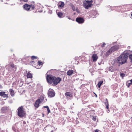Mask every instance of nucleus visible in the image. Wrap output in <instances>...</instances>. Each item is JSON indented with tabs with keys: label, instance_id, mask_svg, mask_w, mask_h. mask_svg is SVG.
<instances>
[{
	"label": "nucleus",
	"instance_id": "obj_10",
	"mask_svg": "<svg viewBox=\"0 0 132 132\" xmlns=\"http://www.w3.org/2000/svg\"><path fill=\"white\" fill-rule=\"evenodd\" d=\"M76 21L79 24H82L84 22L83 18L81 17L77 18L76 20Z\"/></svg>",
	"mask_w": 132,
	"mask_h": 132
},
{
	"label": "nucleus",
	"instance_id": "obj_30",
	"mask_svg": "<svg viewBox=\"0 0 132 132\" xmlns=\"http://www.w3.org/2000/svg\"><path fill=\"white\" fill-rule=\"evenodd\" d=\"M31 59L32 60H34L35 59H37V56H31Z\"/></svg>",
	"mask_w": 132,
	"mask_h": 132
},
{
	"label": "nucleus",
	"instance_id": "obj_27",
	"mask_svg": "<svg viewBox=\"0 0 132 132\" xmlns=\"http://www.w3.org/2000/svg\"><path fill=\"white\" fill-rule=\"evenodd\" d=\"M92 117H93L92 118V120L94 121H96V117L95 116H92Z\"/></svg>",
	"mask_w": 132,
	"mask_h": 132
},
{
	"label": "nucleus",
	"instance_id": "obj_22",
	"mask_svg": "<svg viewBox=\"0 0 132 132\" xmlns=\"http://www.w3.org/2000/svg\"><path fill=\"white\" fill-rule=\"evenodd\" d=\"M109 71L111 72H113L115 70L113 68V67H110L109 68Z\"/></svg>",
	"mask_w": 132,
	"mask_h": 132
},
{
	"label": "nucleus",
	"instance_id": "obj_4",
	"mask_svg": "<svg viewBox=\"0 0 132 132\" xmlns=\"http://www.w3.org/2000/svg\"><path fill=\"white\" fill-rule=\"evenodd\" d=\"M23 7L25 10L28 11L30 10V9L31 10H34L35 7L34 5L25 4L23 5Z\"/></svg>",
	"mask_w": 132,
	"mask_h": 132
},
{
	"label": "nucleus",
	"instance_id": "obj_14",
	"mask_svg": "<svg viewBox=\"0 0 132 132\" xmlns=\"http://www.w3.org/2000/svg\"><path fill=\"white\" fill-rule=\"evenodd\" d=\"M106 102L105 103V104L106 106V108L108 110L109 109V104L108 100L107 98H106ZM110 111L109 110L108 111V112L109 113Z\"/></svg>",
	"mask_w": 132,
	"mask_h": 132
},
{
	"label": "nucleus",
	"instance_id": "obj_7",
	"mask_svg": "<svg viewBox=\"0 0 132 132\" xmlns=\"http://www.w3.org/2000/svg\"><path fill=\"white\" fill-rule=\"evenodd\" d=\"M8 69L9 71H15L16 68L12 63H10L9 64Z\"/></svg>",
	"mask_w": 132,
	"mask_h": 132
},
{
	"label": "nucleus",
	"instance_id": "obj_13",
	"mask_svg": "<svg viewBox=\"0 0 132 132\" xmlns=\"http://www.w3.org/2000/svg\"><path fill=\"white\" fill-rule=\"evenodd\" d=\"M57 5L59 7L62 8L64 6V3L63 2H59L58 4Z\"/></svg>",
	"mask_w": 132,
	"mask_h": 132
},
{
	"label": "nucleus",
	"instance_id": "obj_17",
	"mask_svg": "<svg viewBox=\"0 0 132 132\" xmlns=\"http://www.w3.org/2000/svg\"><path fill=\"white\" fill-rule=\"evenodd\" d=\"M27 77L28 78H31L32 77V75L31 73L28 72L27 75Z\"/></svg>",
	"mask_w": 132,
	"mask_h": 132
},
{
	"label": "nucleus",
	"instance_id": "obj_44",
	"mask_svg": "<svg viewBox=\"0 0 132 132\" xmlns=\"http://www.w3.org/2000/svg\"><path fill=\"white\" fill-rule=\"evenodd\" d=\"M72 20L73 21H74V19H72Z\"/></svg>",
	"mask_w": 132,
	"mask_h": 132
},
{
	"label": "nucleus",
	"instance_id": "obj_28",
	"mask_svg": "<svg viewBox=\"0 0 132 132\" xmlns=\"http://www.w3.org/2000/svg\"><path fill=\"white\" fill-rule=\"evenodd\" d=\"M38 64L39 65H42L43 64L42 62L40 61H38Z\"/></svg>",
	"mask_w": 132,
	"mask_h": 132
},
{
	"label": "nucleus",
	"instance_id": "obj_3",
	"mask_svg": "<svg viewBox=\"0 0 132 132\" xmlns=\"http://www.w3.org/2000/svg\"><path fill=\"white\" fill-rule=\"evenodd\" d=\"M119 48V46L118 45H115L113 46L106 53L105 55L108 56L112 53L118 50Z\"/></svg>",
	"mask_w": 132,
	"mask_h": 132
},
{
	"label": "nucleus",
	"instance_id": "obj_43",
	"mask_svg": "<svg viewBox=\"0 0 132 132\" xmlns=\"http://www.w3.org/2000/svg\"><path fill=\"white\" fill-rule=\"evenodd\" d=\"M33 2V3H35L34 2Z\"/></svg>",
	"mask_w": 132,
	"mask_h": 132
},
{
	"label": "nucleus",
	"instance_id": "obj_29",
	"mask_svg": "<svg viewBox=\"0 0 132 132\" xmlns=\"http://www.w3.org/2000/svg\"><path fill=\"white\" fill-rule=\"evenodd\" d=\"M129 58L131 60V62H132V54H130L129 55Z\"/></svg>",
	"mask_w": 132,
	"mask_h": 132
},
{
	"label": "nucleus",
	"instance_id": "obj_9",
	"mask_svg": "<svg viewBox=\"0 0 132 132\" xmlns=\"http://www.w3.org/2000/svg\"><path fill=\"white\" fill-rule=\"evenodd\" d=\"M61 79L60 77L56 78L54 77L53 83L55 85H57L61 81Z\"/></svg>",
	"mask_w": 132,
	"mask_h": 132
},
{
	"label": "nucleus",
	"instance_id": "obj_12",
	"mask_svg": "<svg viewBox=\"0 0 132 132\" xmlns=\"http://www.w3.org/2000/svg\"><path fill=\"white\" fill-rule=\"evenodd\" d=\"M92 58L93 61L95 62L97 60L98 58V57L96 54L94 53L92 55Z\"/></svg>",
	"mask_w": 132,
	"mask_h": 132
},
{
	"label": "nucleus",
	"instance_id": "obj_39",
	"mask_svg": "<svg viewBox=\"0 0 132 132\" xmlns=\"http://www.w3.org/2000/svg\"><path fill=\"white\" fill-rule=\"evenodd\" d=\"M89 2L90 3H92L93 2V1L92 0H91L90 1H89Z\"/></svg>",
	"mask_w": 132,
	"mask_h": 132
},
{
	"label": "nucleus",
	"instance_id": "obj_40",
	"mask_svg": "<svg viewBox=\"0 0 132 132\" xmlns=\"http://www.w3.org/2000/svg\"><path fill=\"white\" fill-rule=\"evenodd\" d=\"M46 101H47V99H45V100L44 102H46Z\"/></svg>",
	"mask_w": 132,
	"mask_h": 132
},
{
	"label": "nucleus",
	"instance_id": "obj_36",
	"mask_svg": "<svg viewBox=\"0 0 132 132\" xmlns=\"http://www.w3.org/2000/svg\"><path fill=\"white\" fill-rule=\"evenodd\" d=\"M43 108H46L47 109L48 107V106H44L43 107Z\"/></svg>",
	"mask_w": 132,
	"mask_h": 132
},
{
	"label": "nucleus",
	"instance_id": "obj_38",
	"mask_svg": "<svg viewBox=\"0 0 132 132\" xmlns=\"http://www.w3.org/2000/svg\"><path fill=\"white\" fill-rule=\"evenodd\" d=\"M99 131V130L98 129H96L95 130V132H98Z\"/></svg>",
	"mask_w": 132,
	"mask_h": 132
},
{
	"label": "nucleus",
	"instance_id": "obj_1",
	"mask_svg": "<svg viewBox=\"0 0 132 132\" xmlns=\"http://www.w3.org/2000/svg\"><path fill=\"white\" fill-rule=\"evenodd\" d=\"M128 55V53H122L117 59V62L121 64L125 63L127 60Z\"/></svg>",
	"mask_w": 132,
	"mask_h": 132
},
{
	"label": "nucleus",
	"instance_id": "obj_47",
	"mask_svg": "<svg viewBox=\"0 0 132 132\" xmlns=\"http://www.w3.org/2000/svg\"><path fill=\"white\" fill-rule=\"evenodd\" d=\"M132 118V117H131V118Z\"/></svg>",
	"mask_w": 132,
	"mask_h": 132
},
{
	"label": "nucleus",
	"instance_id": "obj_25",
	"mask_svg": "<svg viewBox=\"0 0 132 132\" xmlns=\"http://www.w3.org/2000/svg\"><path fill=\"white\" fill-rule=\"evenodd\" d=\"M120 76L122 78L123 77L125 76V74L123 73H120Z\"/></svg>",
	"mask_w": 132,
	"mask_h": 132
},
{
	"label": "nucleus",
	"instance_id": "obj_16",
	"mask_svg": "<svg viewBox=\"0 0 132 132\" xmlns=\"http://www.w3.org/2000/svg\"><path fill=\"white\" fill-rule=\"evenodd\" d=\"M9 92L10 93L12 96H13L14 95V92L13 90L12 89H9Z\"/></svg>",
	"mask_w": 132,
	"mask_h": 132
},
{
	"label": "nucleus",
	"instance_id": "obj_26",
	"mask_svg": "<svg viewBox=\"0 0 132 132\" xmlns=\"http://www.w3.org/2000/svg\"><path fill=\"white\" fill-rule=\"evenodd\" d=\"M5 94V93L4 92H1L0 93V96H2Z\"/></svg>",
	"mask_w": 132,
	"mask_h": 132
},
{
	"label": "nucleus",
	"instance_id": "obj_35",
	"mask_svg": "<svg viewBox=\"0 0 132 132\" xmlns=\"http://www.w3.org/2000/svg\"><path fill=\"white\" fill-rule=\"evenodd\" d=\"M47 112L48 113L50 112V111L49 108H48L47 109Z\"/></svg>",
	"mask_w": 132,
	"mask_h": 132
},
{
	"label": "nucleus",
	"instance_id": "obj_19",
	"mask_svg": "<svg viewBox=\"0 0 132 132\" xmlns=\"http://www.w3.org/2000/svg\"><path fill=\"white\" fill-rule=\"evenodd\" d=\"M103 81L102 80L98 82V83L97 85L99 88H100L101 87V85L103 84Z\"/></svg>",
	"mask_w": 132,
	"mask_h": 132
},
{
	"label": "nucleus",
	"instance_id": "obj_45",
	"mask_svg": "<svg viewBox=\"0 0 132 132\" xmlns=\"http://www.w3.org/2000/svg\"><path fill=\"white\" fill-rule=\"evenodd\" d=\"M7 1H9V0H6Z\"/></svg>",
	"mask_w": 132,
	"mask_h": 132
},
{
	"label": "nucleus",
	"instance_id": "obj_5",
	"mask_svg": "<svg viewBox=\"0 0 132 132\" xmlns=\"http://www.w3.org/2000/svg\"><path fill=\"white\" fill-rule=\"evenodd\" d=\"M54 77L52 76L51 75H47L46 77L47 81L50 84L53 83L54 80Z\"/></svg>",
	"mask_w": 132,
	"mask_h": 132
},
{
	"label": "nucleus",
	"instance_id": "obj_46",
	"mask_svg": "<svg viewBox=\"0 0 132 132\" xmlns=\"http://www.w3.org/2000/svg\"><path fill=\"white\" fill-rule=\"evenodd\" d=\"M131 80V81H132V79Z\"/></svg>",
	"mask_w": 132,
	"mask_h": 132
},
{
	"label": "nucleus",
	"instance_id": "obj_24",
	"mask_svg": "<svg viewBox=\"0 0 132 132\" xmlns=\"http://www.w3.org/2000/svg\"><path fill=\"white\" fill-rule=\"evenodd\" d=\"M70 5L72 7V10L73 11H74V5L73 4H72V3H70Z\"/></svg>",
	"mask_w": 132,
	"mask_h": 132
},
{
	"label": "nucleus",
	"instance_id": "obj_20",
	"mask_svg": "<svg viewBox=\"0 0 132 132\" xmlns=\"http://www.w3.org/2000/svg\"><path fill=\"white\" fill-rule=\"evenodd\" d=\"M57 15L59 18H61L62 17L63 14L62 13L59 12L57 14Z\"/></svg>",
	"mask_w": 132,
	"mask_h": 132
},
{
	"label": "nucleus",
	"instance_id": "obj_31",
	"mask_svg": "<svg viewBox=\"0 0 132 132\" xmlns=\"http://www.w3.org/2000/svg\"><path fill=\"white\" fill-rule=\"evenodd\" d=\"M105 45H106V44L105 43H103V44L101 45V46L102 47H103L105 46Z\"/></svg>",
	"mask_w": 132,
	"mask_h": 132
},
{
	"label": "nucleus",
	"instance_id": "obj_15",
	"mask_svg": "<svg viewBox=\"0 0 132 132\" xmlns=\"http://www.w3.org/2000/svg\"><path fill=\"white\" fill-rule=\"evenodd\" d=\"M65 95L66 97L68 98L69 97H73V95L72 93L70 92H67L65 93Z\"/></svg>",
	"mask_w": 132,
	"mask_h": 132
},
{
	"label": "nucleus",
	"instance_id": "obj_11",
	"mask_svg": "<svg viewBox=\"0 0 132 132\" xmlns=\"http://www.w3.org/2000/svg\"><path fill=\"white\" fill-rule=\"evenodd\" d=\"M40 99H37L36 100L34 104L36 108H38L39 105V104H40L41 102L40 101Z\"/></svg>",
	"mask_w": 132,
	"mask_h": 132
},
{
	"label": "nucleus",
	"instance_id": "obj_6",
	"mask_svg": "<svg viewBox=\"0 0 132 132\" xmlns=\"http://www.w3.org/2000/svg\"><path fill=\"white\" fill-rule=\"evenodd\" d=\"M92 3H90L89 1H85L83 2L84 7L87 9L91 7L92 6Z\"/></svg>",
	"mask_w": 132,
	"mask_h": 132
},
{
	"label": "nucleus",
	"instance_id": "obj_23",
	"mask_svg": "<svg viewBox=\"0 0 132 132\" xmlns=\"http://www.w3.org/2000/svg\"><path fill=\"white\" fill-rule=\"evenodd\" d=\"M129 82H129L128 83V84L127 85V86L128 87H129L130 85L132 84V81L131 80H130L129 81Z\"/></svg>",
	"mask_w": 132,
	"mask_h": 132
},
{
	"label": "nucleus",
	"instance_id": "obj_33",
	"mask_svg": "<svg viewBox=\"0 0 132 132\" xmlns=\"http://www.w3.org/2000/svg\"><path fill=\"white\" fill-rule=\"evenodd\" d=\"M20 1L21 2H27L28 1V0H20Z\"/></svg>",
	"mask_w": 132,
	"mask_h": 132
},
{
	"label": "nucleus",
	"instance_id": "obj_37",
	"mask_svg": "<svg viewBox=\"0 0 132 132\" xmlns=\"http://www.w3.org/2000/svg\"><path fill=\"white\" fill-rule=\"evenodd\" d=\"M79 62L78 61H75V63L77 64Z\"/></svg>",
	"mask_w": 132,
	"mask_h": 132
},
{
	"label": "nucleus",
	"instance_id": "obj_32",
	"mask_svg": "<svg viewBox=\"0 0 132 132\" xmlns=\"http://www.w3.org/2000/svg\"><path fill=\"white\" fill-rule=\"evenodd\" d=\"M76 11L78 13L80 12V11L77 8H76Z\"/></svg>",
	"mask_w": 132,
	"mask_h": 132
},
{
	"label": "nucleus",
	"instance_id": "obj_8",
	"mask_svg": "<svg viewBox=\"0 0 132 132\" xmlns=\"http://www.w3.org/2000/svg\"><path fill=\"white\" fill-rule=\"evenodd\" d=\"M48 96L50 97H52L55 95V93L54 91L51 89H50L48 91Z\"/></svg>",
	"mask_w": 132,
	"mask_h": 132
},
{
	"label": "nucleus",
	"instance_id": "obj_41",
	"mask_svg": "<svg viewBox=\"0 0 132 132\" xmlns=\"http://www.w3.org/2000/svg\"><path fill=\"white\" fill-rule=\"evenodd\" d=\"M68 17V18L69 19H71L70 18H69L68 17Z\"/></svg>",
	"mask_w": 132,
	"mask_h": 132
},
{
	"label": "nucleus",
	"instance_id": "obj_2",
	"mask_svg": "<svg viewBox=\"0 0 132 132\" xmlns=\"http://www.w3.org/2000/svg\"><path fill=\"white\" fill-rule=\"evenodd\" d=\"M18 116L21 117H24L26 116V113L23 106L19 107L18 109Z\"/></svg>",
	"mask_w": 132,
	"mask_h": 132
},
{
	"label": "nucleus",
	"instance_id": "obj_42",
	"mask_svg": "<svg viewBox=\"0 0 132 132\" xmlns=\"http://www.w3.org/2000/svg\"><path fill=\"white\" fill-rule=\"evenodd\" d=\"M4 108H2V110H3V109H4Z\"/></svg>",
	"mask_w": 132,
	"mask_h": 132
},
{
	"label": "nucleus",
	"instance_id": "obj_18",
	"mask_svg": "<svg viewBox=\"0 0 132 132\" xmlns=\"http://www.w3.org/2000/svg\"><path fill=\"white\" fill-rule=\"evenodd\" d=\"M73 71L72 70H69L67 72V74L69 76H70L73 73Z\"/></svg>",
	"mask_w": 132,
	"mask_h": 132
},
{
	"label": "nucleus",
	"instance_id": "obj_21",
	"mask_svg": "<svg viewBox=\"0 0 132 132\" xmlns=\"http://www.w3.org/2000/svg\"><path fill=\"white\" fill-rule=\"evenodd\" d=\"M44 97L43 96H41L40 97V98L38 99H40V100L41 102H42L44 101Z\"/></svg>",
	"mask_w": 132,
	"mask_h": 132
},
{
	"label": "nucleus",
	"instance_id": "obj_34",
	"mask_svg": "<svg viewBox=\"0 0 132 132\" xmlns=\"http://www.w3.org/2000/svg\"><path fill=\"white\" fill-rule=\"evenodd\" d=\"M3 96V97H6L7 96V95L6 94H4L3 96Z\"/></svg>",
	"mask_w": 132,
	"mask_h": 132
}]
</instances>
